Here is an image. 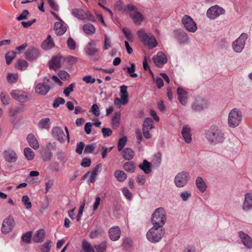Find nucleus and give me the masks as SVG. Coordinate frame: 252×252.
Segmentation results:
<instances>
[{
    "instance_id": "obj_38",
    "label": "nucleus",
    "mask_w": 252,
    "mask_h": 252,
    "mask_svg": "<svg viewBox=\"0 0 252 252\" xmlns=\"http://www.w3.org/2000/svg\"><path fill=\"white\" fill-rule=\"evenodd\" d=\"M83 30L86 34L92 35L94 33L95 29L93 25L89 23L84 25Z\"/></svg>"
},
{
    "instance_id": "obj_43",
    "label": "nucleus",
    "mask_w": 252,
    "mask_h": 252,
    "mask_svg": "<svg viewBox=\"0 0 252 252\" xmlns=\"http://www.w3.org/2000/svg\"><path fill=\"white\" fill-rule=\"evenodd\" d=\"M121 115L119 112L115 113L112 119L111 124L113 127H117L120 123Z\"/></svg>"
},
{
    "instance_id": "obj_58",
    "label": "nucleus",
    "mask_w": 252,
    "mask_h": 252,
    "mask_svg": "<svg viewBox=\"0 0 252 252\" xmlns=\"http://www.w3.org/2000/svg\"><path fill=\"white\" fill-rule=\"evenodd\" d=\"M122 191L123 194L125 195L127 199L130 200L132 199L131 193L129 191L126 187L123 188L122 189Z\"/></svg>"
},
{
    "instance_id": "obj_54",
    "label": "nucleus",
    "mask_w": 252,
    "mask_h": 252,
    "mask_svg": "<svg viewBox=\"0 0 252 252\" xmlns=\"http://www.w3.org/2000/svg\"><path fill=\"white\" fill-rule=\"evenodd\" d=\"M106 247L107 245L105 242H102L94 246L96 252H105Z\"/></svg>"
},
{
    "instance_id": "obj_11",
    "label": "nucleus",
    "mask_w": 252,
    "mask_h": 252,
    "mask_svg": "<svg viewBox=\"0 0 252 252\" xmlns=\"http://www.w3.org/2000/svg\"><path fill=\"white\" fill-rule=\"evenodd\" d=\"M189 175L188 173L182 171L178 173L174 179V183L178 188H182L185 187L189 180Z\"/></svg>"
},
{
    "instance_id": "obj_36",
    "label": "nucleus",
    "mask_w": 252,
    "mask_h": 252,
    "mask_svg": "<svg viewBox=\"0 0 252 252\" xmlns=\"http://www.w3.org/2000/svg\"><path fill=\"white\" fill-rule=\"evenodd\" d=\"M50 119L49 118H43L39 121L37 126L41 129H49L50 128Z\"/></svg>"
},
{
    "instance_id": "obj_18",
    "label": "nucleus",
    "mask_w": 252,
    "mask_h": 252,
    "mask_svg": "<svg viewBox=\"0 0 252 252\" xmlns=\"http://www.w3.org/2000/svg\"><path fill=\"white\" fill-rule=\"evenodd\" d=\"M153 60L155 64L158 67L162 66L167 62L166 55L162 52H159L157 55L154 56Z\"/></svg>"
},
{
    "instance_id": "obj_55",
    "label": "nucleus",
    "mask_w": 252,
    "mask_h": 252,
    "mask_svg": "<svg viewBox=\"0 0 252 252\" xmlns=\"http://www.w3.org/2000/svg\"><path fill=\"white\" fill-rule=\"evenodd\" d=\"M32 236V232L29 231L22 235V239L23 242L26 243H29L31 242Z\"/></svg>"
},
{
    "instance_id": "obj_24",
    "label": "nucleus",
    "mask_w": 252,
    "mask_h": 252,
    "mask_svg": "<svg viewBox=\"0 0 252 252\" xmlns=\"http://www.w3.org/2000/svg\"><path fill=\"white\" fill-rule=\"evenodd\" d=\"M4 156L6 161L8 162H14L17 159L16 153L11 150L5 151Z\"/></svg>"
},
{
    "instance_id": "obj_32",
    "label": "nucleus",
    "mask_w": 252,
    "mask_h": 252,
    "mask_svg": "<svg viewBox=\"0 0 252 252\" xmlns=\"http://www.w3.org/2000/svg\"><path fill=\"white\" fill-rule=\"evenodd\" d=\"M139 167L146 174H149L152 171L151 163L146 159L143 160L142 163L139 165Z\"/></svg>"
},
{
    "instance_id": "obj_17",
    "label": "nucleus",
    "mask_w": 252,
    "mask_h": 252,
    "mask_svg": "<svg viewBox=\"0 0 252 252\" xmlns=\"http://www.w3.org/2000/svg\"><path fill=\"white\" fill-rule=\"evenodd\" d=\"M177 40L181 44H187L189 41L188 34L183 30L179 29L174 32Z\"/></svg>"
},
{
    "instance_id": "obj_29",
    "label": "nucleus",
    "mask_w": 252,
    "mask_h": 252,
    "mask_svg": "<svg viewBox=\"0 0 252 252\" xmlns=\"http://www.w3.org/2000/svg\"><path fill=\"white\" fill-rule=\"evenodd\" d=\"M27 138L31 147L34 150H37L39 148V143L33 134L31 133L28 134Z\"/></svg>"
},
{
    "instance_id": "obj_25",
    "label": "nucleus",
    "mask_w": 252,
    "mask_h": 252,
    "mask_svg": "<svg viewBox=\"0 0 252 252\" xmlns=\"http://www.w3.org/2000/svg\"><path fill=\"white\" fill-rule=\"evenodd\" d=\"M181 133L185 141L187 143H190L192 141V138L190 127L188 126H184Z\"/></svg>"
},
{
    "instance_id": "obj_12",
    "label": "nucleus",
    "mask_w": 252,
    "mask_h": 252,
    "mask_svg": "<svg viewBox=\"0 0 252 252\" xmlns=\"http://www.w3.org/2000/svg\"><path fill=\"white\" fill-rule=\"evenodd\" d=\"M182 22L186 29L189 32H195L197 27L193 19L188 15H184L182 19Z\"/></svg>"
},
{
    "instance_id": "obj_21",
    "label": "nucleus",
    "mask_w": 252,
    "mask_h": 252,
    "mask_svg": "<svg viewBox=\"0 0 252 252\" xmlns=\"http://www.w3.org/2000/svg\"><path fill=\"white\" fill-rule=\"evenodd\" d=\"M177 93L178 98L180 103L182 105H186L188 99L187 92L185 91L182 88L179 87L177 89Z\"/></svg>"
},
{
    "instance_id": "obj_46",
    "label": "nucleus",
    "mask_w": 252,
    "mask_h": 252,
    "mask_svg": "<svg viewBox=\"0 0 252 252\" xmlns=\"http://www.w3.org/2000/svg\"><path fill=\"white\" fill-rule=\"evenodd\" d=\"M51 244L52 242L50 240H48L41 246V251L42 252H50L52 246Z\"/></svg>"
},
{
    "instance_id": "obj_61",
    "label": "nucleus",
    "mask_w": 252,
    "mask_h": 252,
    "mask_svg": "<svg viewBox=\"0 0 252 252\" xmlns=\"http://www.w3.org/2000/svg\"><path fill=\"white\" fill-rule=\"evenodd\" d=\"M74 87V84L72 83L70 84L65 89H64L63 91V94L65 95V96H68L69 94L73 91Z\"/></svg>"
},
{
    "instance_id": "obj_20",
    "label": "nucleus",
    "mask_w": 252,
    "mask_h": 252,
    "mask_svg": "<svg viewBox=\"0 0 252 252\" xmlns=\"http://www.w3.org/2000/svg\"><path fill=\"white\" fill-rule=\"evenodd\" d=\"M72 15L79 19L83 20L86 17L92 16L90 12L89 11L85 12L82 9L74 8L72 10Z\"/></svg>"
},
{
    "instance_id": "obj_44",
    "label": "nucleus",
    "mask_w": 252,
    "mask_h": 252,
    "mask_svg": "<svg viewBox=\"0 0 252 252\" xmlns=\"http://www.w3.org/2000/svg\"><path fill=\"white\" fill-rule=\"evenodd\" d=\"M24 155L26 158L29 160L33 159L34 154L32 149L30 148H26L24 150Z\"/></svg>"
},
{
    "instance_id": "obj_45",
    "label": "nucleus",
    "mask_w": 252,
    "mask_h": 252,
    "mask_svg": "<svg viewBox=\"0 0 252 252\" xmlns=\"http://www.w3.org/2000/svg\"><path fill=\"white\" fill-rule=\"evenodd\" d=\"M28 63L27 61L23 60H19L17 62L16 68L18 69L24 70L28 67Z\"/></svg>"
},
{
    "instance_id": "obj_2",
    "label": "nucleus",
    "mask_w": 252,
    "mask_h": 252,
    "mask_svg": "<svg viewBox=\"0 0 252 252\" xmlns=\"http://www.w3.org/2000/svg\"><path fill=\"white\" fill-rule=\"evenodd\" d=\"M166 220V214L164 208L159 207L156 209L153 215L151 221L153 225L163 228Z\"/></svg>"
},
{
    "instance_id": "obj_64",
    "label": "nucleus",
    "mask_w": 252,
    "mask_h": 252,
    "mask_svg": "<svg viewBox=\"0 0 252 252\" xmlns=\"http://www.w3.org/2000/svg\"><path fill=\"white\" fill-rule=\"evenodd\" d=\"M59 76L61 79L63 80H67L69 77L68 73L64 70L60 71L59 73Z\"/></svg>"
},
{
    "instance_id": "obj_30",
    "label": "nucleus",
    "mask_w": 252,
    "mask_h": 252,
    "mask_svg": "<svg viewBox=\"0 0 252 252\" xmlns=\"http://www.w3.org/2000/svg\"><path fill=\"white\" fill-rule=\"evenodd\" d=\"M55 46V43L50 35H48L47 39L41 44V47L46 50H48Z\"/></svg>"
},
{
    "instance_id": "obj_9",
    "label": "nucleus",
    "mask_w": 252,
    "mask_h": 252,
    "mask_svg": "<svg viewBox=\"0 0 252 252\" xmlns=\"http://www.w3.org/2000/svg\"><path fill=\"white\" fill-rule=\"evenodd\" d=\"M43 81V83H39L36 85L35 91L37 94L44 95L50 90V85H52V81L47 77H44Z\"/></svg>"
},
{
    "instance_id": "obj_47",
    "label": "nucleus",
    "mask_w": 252,
    "mask_h": 252,
    "mask_svg": "<svg viewBox=\"0 0 252 252\" xmlns=\"http://www.w3.org/2000/svg\"><path fill=\"white\" fill-rule=\"evenodd\" d=\"M127 141V137L126 136H123L118 141V149L119 151H121L124 148Z\"/></svg>"
},
{
    "instance_id": "obj_50",
    "label": "nucleus",
    "mask_w": 252,
    "mask_h": 252,
    "mask_svg": "<svg viewBox=\"0 0 252 252\" xmlns=\"http://www.w3.org/2000/svg\"><path fill=\"white\" fill-rule=\"evenodd\" d=\"M132 241L131 239L126 238L123 240V247L126 250H129L132 246Z\"/></svg>"
},
{
    "instance_id": "obj_39",
    "label": "nucleus",
    "mask_w": 252,
    "mask_h": 252,
    "mask_svg": "<svg viewBox=\"0 0 252 252\" xmlns=\"http://www.w3.org/2000/svg\"><path fill=\"white\" fill-rule=\"evenodd\" d=\"M153 121L151 118H147L144 121L143 130H150L153 128Z\"/></svg>"
},
{
    "instance_id": "obj_60",
    "label": "nucleus",
    "mask_w": 252,
    "mask_h": 252,
    "mask_svg": "<svg viewBox=\"0 0 252 252\" xmlns=\"http://www.w3.org/2000/svg\"><path fill=\"white\" fill-rule=\"evenodd\" d=\"M84 147L85 144L83 142L78 143L76 146V152L79 155L81 154Z\"/></svg>"
},
{
    "instance_id": "obj_62",
    "label": "nucleus",
    "mask_w": 252,
    "mask_h": 252,
    "mask_svg": "<svg viewBox=\"0 0 252 252\" xmlns=\"http://www.w3.org/2000/svg\"><path fill=\"white\" fill-rule=\"evenodd\" d=\"M101 132L104 137L110 136L112 135L113 132L110 128L105 127H103L101 129Z\"/></svg>"
},
{
    "instance_id": "obj_33",
    "label": "nucleus",
    "mask_w": 252,
    "mask_h": 252,
    "mask_svg": "<svg viewBox=\"0 0 252 252\" xmlns=\"http://www.w3.org/2000/svg\"><path fill=\"white\" fill-rule=\"evenodd\" d=\"M114 175L120 182H123L127 178V174L124 171L121 170H116Z\"/></svg>"
},
{
    "instance_id": "obj_23",
    "label": "nucleus",
    "mask_w": 252,
    "mask_h": 252,
    "mask_svg": "<svg viewBox=\"0 0 252 252\" xmlns=\"http://www.w3.org/2000/svg\"><path fill=\"white\" fill-rule=\"evenodd\" d=\"M121 230L118 226H114L110 228L109 235L110 239L112 241L118 240L120 236Z\"/></svg>"
},
{
    "instance_id": "obj_63",
    "label": "nucleus",
    "mask_w": 252,
    "mask_h": 252,
    "mask_svg": "<svg viewBox=\"0 0 252 252\" xmlns=\"http://www.w3.org/2000/svg\"><path fill=\"white\" fill-rule=\"evenodd\" d=\"M29 14V12L28 10H24L23 11L22 13L16 18V19L18 21L26 19Z\"/></svg>"
},
{
    "instance_id": "obj_48",
    "label": "nucleus",
    "mask_w": 252,
    "mask_h": 252,
    "mask_svg": "<svg viewBox=\"0 0 252 252\" xmlns=\"http://www.w3.org/2000/svg\"><path fill=\"white\" fill-rule=\"evenodd\" d=\"M52 153L48 150L43 151L41 154L42 159L45 161H50L51 159Z\"/></svg>"
},
{
    "instance_id": "obj_53",
    "label": "nucleus",
    "mask_w": 252,
    "mask_h": 252,
    "mask_svg": "<svg viewBox=\"0 0 252 252\" xmlns=\"http://www.w3.org/2000/svg\"><path fill=\"white\" fill-rule=\"evenodd\" d=\"M64 103L65 100L63 98L58 97L54 100L52 106L54 108H57L59 107L60 104H63Z\"/></svg>"
},
{
    "instance_id": "obj_7",
    "label": "nucleus",
    "mask_w": 252,
    "mask_h": 252,
    "mask_svg": "<svg viewBox=\"0 0 252 252\" xmlns=\"http://www.w3.org/2000/svg\"><path fill=\"white\" fill-rule=\"evenodd\" d=\"M248 37L247 33H242L237 39L232 42V47L234 52L240 53L243 51Z\"/></svg>"
},
{
    "instance_id": "obj_1",
    "label": "nucleus",
    "mask_w": 252,
    "mask_h": 252,
    "mask_svg": "<svg viewBox=\"0 0 252 252\" xmlns=\"http://www.w3.org/2000/svg\"><path fill=\"white\" fill-rule=\"evenodd\" d=\"M206 138L209 143L213 145L222 143L224 140V134L222 130L216 126H211L205 131Z\"/></svg>"
},
{
    "instance_id": "obj_51",
    "label": "nucleus",
    "mask_w": 252,
    "mask_h": 252,
    "mask_svg": "<svg viewBox=\"0 0 252 252\" xmlns=\"http://www.w3.org/2000/svg\"><path fill=\"white\" fill-rule=\"evenodd\" d=\"M22 202L26 206L27 209H31L32 207V203L30 201V199L27 195H24L22 198Z\"/></svg>"
},
{
    "instance_id": "obj_3",
    "label": "nucleus",
    "mask_w": 252,
    "mask_h": 252,
    "mask_svg": "<svg viewBox=\"0 0 252 252\" xmlns=\"http://www.w3.org/2000/svg\"><path fill=\"white\" fill-rule=\"evenodd\" d=\"M137 34L140 40L149 48H154L158 45V42L151 33H147L143 30H139Z\"/></svg>"
},
{
    "instance_id": "obj_35",
    "label": "nucleus",
    "mask_w": 252,
    "mask_h": 252,
    "mask_svg": "<svg viewBox=\"0 0 252 252\" xmlns=\"http://www.w3.org/2000/svg\"><path fill=\"white\" fill-rule=\"evenodd\" d=\"M196 185L197 189L202 192L206 189V185L203 179L200 177H198L196 180Z\"/></svg>"
},
{
    "instance_id": "obj_57",
    "label": "nucleus",
    "mask_w": 252,
    "mask_h": 252,
    "mask_svg": "<svg viewBox=\"0 0 252 252\" xmlns=\"http://www.w3.org/2000/svg\"><path fill=\"white\" fill-rule=\"evenodd\" d=\"M67 44L68 47L71 50H74L76 48V42L71 37H69L67 41Z\"/></svg>"
},
{
    "instance_id": "obj_22",
    "label": "nucleus",
    "mask_w": 252,
    "mask_h": 252,
    "mask_svg": "<svg viewBox=\"0 0 252 252\" xmlns=\"http://www.w3.org/2000/svg\"><path fill=\"white\" fill-rule=\"evenodd\" d=\"M63 58L60 55L54 57L49 63L50 68L58 69L61 67V62Z\"/></svg>"
},
{
    "instance_id": "obj_49",
    "label": "nucleus",
    "mask_w": 252,
    "mask_h": 252,
    "mask_svg": "<svg viewBox=\"0 0 252 252\" xmlns=\"http://www.w3.org/2000/svg\"><path fill=\"white\" fill-rule=\"evenodd\" d=\"M49 169L53 172H58L60 171V164L57 162H53L49 165Z\"/></svg>"
},
{
    "instance_id": "obj_8",
    "label": "nucleus",
    "mask_w": 252,
    "mask_h": 252,
    "mask_svg": "<svg viewBox=\"0 0 252 252\" xmlns=\"http://www.w3.org/2000/svg\"><path fill=\"white\" fill-rule=\"evenodd\" d=\"M125 10L130 11L129 16L135 24L139 25L143 21V16L138 11L137 8L133 4H128L125 8Z\"/></svg>"
},
{
    "instance_id": "obj_4",
    "label": "nucleus",
    "mask_w": 252,
    "mask_h": 252,
    "mask_svg": "<svg viewBox=\"0 0 252 252\" xmlns=\"http://www.w3.org/2000/svg\"><path fill=\"white\" fill-rule=\"evenodd\" d=\"M242 120V113L238 108L232 109L229 113L228 125L231 128L238 126Z\"/></svg>"
},
{
    "instance_id": "obj_28",
    "label": "nucleus",
    "mask_w": 252,
    "mask_h": 252,
    "mask_svg": "<svg viewBox=\"0 0 252 252\" xmlns=\"http://www.w3.org/2000/svg\"><path fill=\"white\" fill-rule=\"evenodd\" d=\"M54 29L58 35H63L66 31V28L63 26L62 21L56 22L54 24Z\"/></svg>"
},
{
    "instance_id": "obj_19",
    "label": "nucleus",
    "mask_w": 252,
    "mask_h": 252,
    "mask_svg": "<svg viewBox=\"0 0 252 252\" xmlns=\"http://www.w3.org/2000/svg\"><path fill=\"white\" fill-rule=\"evenodd\" d=\"M238 234L244 245L248 249H252V239L247 234L245 233L243 231H239Z\"/></svg>"
},
{
    "instance_id": "obj_31",
    "label": "nucleus",
    "mask_w": 252,
    "mask_h": 252,
    "mask_svg": "<svg viewBox=\"0 0 252 252\" xmlns=\"http://www.w3.org/2000/svg\"><path fill=\"white\" fill-rule=\"evenodd\" d=\"M95 44L93 41L89 42L85 49L86 54L90 56L94 55L98 52V50L95 47Z\"/></svg>"
},
{
    "instance_id": "obj_40",
    "label": "nucleus",
    "mask_w": 252,
    "mask_h": 252,
    "mask_svg": "<svg viewBox=\"0 0 252 252\" xmlns=\"http://www.w3.org/2000/svg\"><path fill=\"white\" fill-rule=\"evenodd\" d=\"M124 168L127 172L133 173L135 170V166L133 161H127L124 163Z\"/></svg>"
},
{
    "instance_id": "obj_14",
    "label": "nucleus",
    "mask_w": 252,
    "mask_h": 252,
    "mask_svg": "<svg viewBox=\"0 0 252 252\" xmlns=\"http://www.w3.org/2000/svg\"><path fill=\"white\" fill-rule=\"evenodd\" d=\"M10 94L14 99L19 102H25L28 100V94L25 92L13 90L10 92Z\"/></svg>"
},
{
    "instance_id": "obj_41",
    "label": "nucleus",
    "mask_w": 252,
    "mask_h": 252,
    "mask_svg": "<svg viewBox=\"0 0 252 252\" xmlns=\"http://www.w3.org/2000/svg\"><path fill=\"white\" fill-rule=\"evenodd\" d=\"M82 251L81 252H95L93 248L86 240H83L82 244Z\"/></svg>"
},
{
    "instance_id": "obj_27",
    "label": "nucleus",
    "mask_w": 252,
    "mask_h": 252,
    "mask_svg": "<svg viewBox=\"0 0 252 252\" xmlns=\"http://www.w3.org/2000/svg\"><path fill=\"white\" fill-rule=\"evenodd\" d=\"M45 237V231L43 229H40L36 231L35 234L32 237V240L35 243H41L44 241Z\"/></svg>"
},
{
    "instance_id": "obj_56",
    "label": "nucleus",
    "mask_w": 252,
    "mask_h": 252,
    "mask_svg": "<svg viewBox=\"0 0 252 252\" xmlns=\"http://www.w3.org/2000/svg\"><path fill=\"white\" fill-rule=\"evenodd\" d=\"M18 79V76L13 73H8L7 75V80L10 83H14L16 82Z\"/></svg>"
},
{
    "instance_id": "obj_16",
    "label": "nucleus",
    "mask_w": 252,
    "mask_h": 252,
    "mask_svg": "<svg viewBox=\"0 0 252 252\" xmlns=\"http://www.w3.org/2000/svg\"><path fill=\"white\" fill-rule=\"evenodd\" d=\"M25 56L29 61L36 60L39 56V51L34 47H30L25 52Z\"/></svg>"
},
{
    "instance_id": "obj_42",
    "label": "nucleus",
    "mask_w": 252,
    "mask_h": 252,
    "mask_svg": "<svg viewBox=\"0 0 252 252\" xmlns=\"http://www.w3.org/2000/svg\"><path fill=\"white\" fill-rule=\"evenodd\" d=\"M16 52L15 51H9L5 54L6 63L7 64H10L13 59L15 58Z\"/></svg>"
},
{
    "instance_id": "obj_37",
    "label": "nucleus",
    "mask_w": 252,
    "mask_h": 252,
    "mask_svg": "<svg viewBox=\"0 0 252 252\" xmlns=\"http://www.w3.org/2000/svg\"><path fill=\"white\" fill-rule=\"evenodd\" d=\"M127 87L125 85H122L120 87L121 97L123 99V101L125 103L128 102V93L127 91Z\"/></svg>"
},
{
    "instance_id": "obj_26",
    "label": "nucleus",
    "mask_w": 252,
    "mask_h": 252,
    "mask_svg": "<svg viewBox=\"0 0 252 252\" xmlns=\"http://www.w3.org/2000/svg\"><path fill=\"white\" fill-rule=\"evenodd\" d=\"M251 209H252V195L250 193H247L245 196L243 209L245 211H248Z\"/></svg>"
},
{
    "instance_id": "obj_10",
    "label": "nucleus",
    "mask_w": 252,
    "mask_h": 252,
    "mask_svg": "<svg viewBox=\"0 0 252 252\" xmlns=\"http://www.w3.org/2000/svg\"><path fill=\"white\" fill-rule=\"evenodd\" d=\"M225 10L221 7L216 5L210 7L207 11V16L210 19H215L221 15L225 14Z\"/></svg>"
},
{
    "instance_id": "obj_15",
    "label": "nucleus",
    "mask_w": 252,
    "mask_h": 252,
    "mask_svg": "<svg viewBox=\"0 0 252 252\" xmlns=\"http://www.w3.org/2000/svg\"><path fill=\"white\" fill-rule=\"evenodd\" d=\"M15 221L13 218L11 216H8L3 221L1 227L2 232L6 234L9 233L12 230Z\"/></svg>"
},
{
    "instance_id": "obj_5",
    "label": "nucleus",
    "mask_w": 252,
    "mask_h": 252,
    "mask_svg": "<svg viewBox=\"0 0 252 252\" xmlns=\"http://www.w3.org/2000/svg\"><path fill=\"white\" fill-rule=\"evenodd\" d=\"M164 229L162 227L153 226L147 233V238L152 243L158 242L164 234Z\"/></svg>"
},
{
    "instance_id": "obj_13",
    "label": "nucleus",
    "mask_w": 252,
    "mask_h": 252,
    "mask_svg": "<svg viewBox=\"0 0 252 252\" xmlns=\"http://www.w3.org/2000/svg\"><path fill=\"white\" fill-rule=\"evenodd\" d=\"M208 105L207 100L201 97H198L191 104V108L194 112H200L207 108Z\"/></svg>"
},
{
    "instance_id": "obj_59",
    "label": "nucleus",
    "mask_w": 252,
    "mask_h": 252,
    "mask_svg": "<svg viewBox=\"0 0 252 252\" xmlns=\"http://www.w3.org/2000/svg\"><path fill=\"white\" fill-rule=\"evenodd\" d=\"M57 159L62 162H65L66 159L65 158V153L62 151H58L56 153Z\"/></svg>"
},
{
    "instance_id": "obj_6",
    "label": "nucleus",
    "mask_w": 252,
    "mask_h": 252,
    "mask_svg": "<svg viewBox=\"0 0 252 252\" xmlns=\"http://www.w3.org/2000/svg\"><path fill=\"white\" fill-rule=\"evenodd\" d=\"M66 134L64 133L62 127L59 126L54 127L52 129L53 137L61 143H64L65 141L69 142L68 130L66 127H65Z\"/></svg>"
},
{
    "instance_id": "obj_34",
    "label": "nucleus",
    "mask_w": 252,
    "mask_h": 252,
    "mask_svg": "<svg viewBox=\"0 0 252 252\" xmlns=\"http://www.w3.org/2000/svg\"><path fill=\"white\" fill-rule=\"evenodd\" d=\"M134 152L129 148H125L122 152V155L126 160H130L134 157Z\"/></svg>"
},
{
    "instance_id": "obj_52",
    "label": "nucleus",
    "mask_w": 252,
    "mask_h": 252,
    "mask_svg": "<svg viewBox=\"0 0 252 252\" xmlns=\"http://www.w3.org/2000/svg\"><path fill=\"white\" fill-rule=\"evenodd\" d=\"M96 143H93L87 145L84 149V153L85 154H91L93 152L94 150L95 149Z\"/></svg>"
}]
</instances>
